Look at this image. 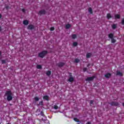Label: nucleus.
I'll return each instance as SVG.
<instances>
[{
  "label": "nucleus",
  "instance_id": "nucleus-28",
  "mask_svg": "<svg viewBox=\"0 0 124 124\" xmlns=\"http://www.w3.org/2000/svg\"><path fill=\"white\" fill-rule=\"evenodd\" d=\"M53 108L55 109V110H57L59 109V107L57 105H54Z\"/></svg>",
  "mask_w": 124,
  "mask_h": 124
},
{
  "label": "nucleus",
  "instance_id": "nucleus-9",
  "mask_svg": "<svg viewBox=\"0 0 124 124\" xmlns=\"http://www.w3.org/2000/svg\"><path fill=\"white\" fill-rule=\"evenodd\" d=\"M92 54L91 52H88L86 54V58L87 59H90V58H91V57H92Z\"/></svg>",
  "mask_w": 124,
  "mask_h": 124
},
{
  "label": "nucleus",
  "instance_id": "nucleus-40",
  "mask_svg": "<svg viewBox=\"0 0 124 124\" xmlns=\"http://www.w3.org/2000/svg\"><path fill=\"white\" fill-rule=\"evenodd\" d=\"M1 17H2V16L0 14V19H1Z\"/></svg>",
  "mask_w": 124,
  "mask_h": 124
},
{
  "label": "nucleus",
  "instance_id": "nucleus-16",
  "mask_svg": "<svg viewBox=\"0 0 124 124\" xmlns=\"http://www.w3.org/2000/svg\"><path fill=\"white\" fill-rule=\"evenodd\" d=\"M121 18V16L119 14H116L115 15V19H120Z\"/></svg>",
  "mask_w": 124,
  "mask_h": 124
},
{
  "label": "nucleus",
  "instance_id": "nucleus-6",
  "mask_svg": "<svg viewBox=\"0 0 124 124\" xmlns=\"http://www.w3.org/2000/svg\"><path fill=\"white\" fill-rule=\"evenodd\" d=\"M34 26L32 24L29 25L27 27V30H30V31H32V30H34Z\"/></svg>",
  "mask_w": 124,
  "mask_h": 124
},
{
  "label": "nucleus",
  "instance_id": "nucleus-23",
  "mask_svg": "<svg viewBox=\"0 0 124 124\" xmlns=\"http://www.w3.org/2000/svg\"><path fill=\"white\" fill-rule=\"evenodd\" d=\"M77 37V35H76V34H74L72 35V38H73V39H75V38H76Z\"/></svg>",
  "mask_w": 124,
  "mask_h": 124
},
{
  "label": "nucleus",
  "instance_id": "nucleus-20",
  "mask_svg": "<svg viewBox=\"0 0 124 124\" xmlns=\"http://www.w3.org/2000/svg\"><path fill=\"white\" fill-rule=\"evenodd\" d=\"M37 69H41L42 68V66L41 65L38 64L37 65Z\"/></svg>",
  "mask_w": 124,
  "mask_h": 124
},
{
  "label": "nucleus",
  "instance_id": "nucleus-15",
  "mask_svg": "<svg viewBox=\"0 0 124 124\" xmlns=\"http://www.w3.org/2000/svg\"><path fill=\"white\" fill-rule=\"evenodd\" d=\"M71 27V25H70V24H67L65 26V29L66 30H68V29H70V28Z\"/></svg>",
  "mask_w": 124,
  "mask_h": 124
},
{
  "label": "nucleus",
  "instance_id": "nucleus-36",
  "mask_svg": "<svg viewBox=\"0 0 124 124\" xmlns=\"http://www.w3.org/2000/svg\"><path fill=\"white\" fill-rule=\"evenodd\" d=\"M22 11L23 12V13H25V12H26V10L25 9H22Z\"/></svg>",
  "mask_w": 124,
  "mask_h": 124
},
{
  "label": "nucleus",
  "instance_id": "nucleus-3",
  "mask_svg": "<svg viewBox=\"0 0 124 124\" xmlns=\"http://www.w3.org/2000/svg\"><path fill=\"white\" fill-rule=\"evenodd\" d=\"M109 104L111 106H119V105H120V104L117 102H111Z\"/></svg>",
  "mask_w": 124,
  "mask_h": 124
},
{
  "label": "nucleus",
  "instance_id": "nucleus-25",
  "mask_svg": "<svg viewBox=\"0 0 124 124\" xmlns=\"http://www.w3.org/2000/svg\"><path fill=\"white\" fill-rule=\"evenodd\" d=\"M73 46H74L75 47H76V46H77L78 45V43L75 42L73 43Z\"/></svg>",
  "mask_w": 124,
  "mask_h": 124
},
{
  "label": "nucleus",
  "instance_id": "nucleus-8",
  "mask_svg": "<svg viewBox=\"0 0 124 124\" xmlns=\"http://www.w3.org/2000/svg\"><path fill=\"white\" fill-rule=\"evenodd\" d=\"M116 76H121V77L124 76V74L123 73L120 72L119 71H117L116 72Z\"/></svg>",
  "mask_w": 124,
  "mask_h": 124
},
{
  "label": "nucleus",
  "instance_id": "nucleus-17",
  "mask_svg": "<svg viewBox=\"0 0 124 124\" xmlns=\"http://www.w3.org/2000/svg\"><path fill=\"white\" fill-rule=\"evenodd\" d=\"M107 18L108 19H111V18H112V16H111V15L110 14H107Z\"/></svg>",
  "mask_w": 124,
  "mask_h": 124
},
{
  "label": "nucleus",
  "instance_id": "nucleus-32",
  "mask_svg": "<svg viewBox=\"0 0 124 124\" xmlns=\"http://www.w3.org/2000/svg\"><path fill=\"white\" fill-rule=\"evenodd\" d=\"M87 69H88L87 68H83V72H86V71H87Z\"/></svg>",
  "mask_w": 124,
  "mask_h": 124
},
{
  "label": "nucleus",
  "instance_id": "nucleus-14",
  "mask_svg": "<svg viewBox=\"0 0 124 124\" xmlns=\"http://www.w3.org/2000/svg\"><path fill=\"white\" fill-rule=\"evenodd\" d=\"M68 81L70 82H73V81H74V78H73V77H70Z\"/></svg>",
  "mask_w": 124,
  "mask_h": 124
},
{
  "label": "nucleus",
  "instance_id": "nucleus-2",
  "mask_svg": "<svg viewBox=\"0 0 124 124\" xmlns=\"http://www.w3.org/2000/svg\"><path fill=\"white\" fill-rule=\"evenodd\" d=\"M48 54V51L47 50H44L38 54V57L43 59L45 56H46Z\"/></svg>",
  "mask_w": 124,
  "mask_h": 124
},
{
  "label": "nucleus",
  "instance_id": "nucleus-12",
  "mask_svg": "<svg viewBox=\"0 0 124 124\" xmlns=\"http://www.w3.org/2000/svg\"><path fill=\"white\" fill-rule=\"evenodd\" d=\"M111 74H110V73H108L107 74H106L105 75V77H106V78H109V77H111Z\"/></svg>",
  "mask_w": 124,
  "mask_h": 124
},
{
  "label": "nucleus",
  "instance_id": "nucleus-18",
  "mask_svg": "<svg viewBox=\"0 0 124 124\" xmlns=\"http://www.w3.org/2000/svg\"><path fill=\"white\" fill-rule=\"evenodd\" d=\"M88 11L90 13V14H93V9L91 7L89 8Z\"/></svg>",
  "mask_w": 124,
  "mask_h": 124
},
{
  "label": "nucleus",
  "instance_id": "nucleus-4",
  "mask_svg": "<svg viewBox=\"0 0 124 124\" xmlns=\"http://www.w3.org/2000/svg\"><path fill=\"white\" fill-rule=\"evenodd\" d=\"M38 15H40V16H41V15H45L46 14V11L43 10H40L38 13Z\"/></svg>",
  "mask_w": 124,
  "mask_h": 124
},
{
  "label": "nucleus",
  "instance_id": "nucleus-38",
  "mask_svg": "<svg viewBox=\"0 0 124 124\" xmlns=\"http://www.w3.org/2000/svg\"><path fill=\"white\" fill-rule=\"evenodd\" d=\"M69 74L70 77H72V73H69Z\"/></svg>",
  "mask_w": 124,
  "mask_h": 124
},
{
  "label": "nucleus",
  "instance_id": "nucleus-21",
  "mask_svg": "<svg viewBox=\"0 0 124 124\" xmlns=\"http://www.w3.org/2000/svg\"><path fill=\"white\" fill-rule=\"evenodd\" d=\"M74 120L75 121V122H77V123H80V120H79V119L77 118H75L74 119Z\"/></svg>",
  "mask_w": 124,
  "mask_h": 124
},
{
  "label": "nucleus",
  "instance_id": "nucleus-5",
  "mask_svg": "<svg viewBox=\"0 0 124 124\" xmlns=\"http://www.w3.org/2000/svg\"><path fill=\"white\" fill-rule=\"evenodd\" d=\"M65 64V63L63 62H60L57 64V66H58V67H62L63 66H64Z\"/></svg>",
  "mask_w": 124,
  "mask_h": 124
},
{
  "label": "nucleus",
  "instance_id": "nucleus-42",
  "mask_svg": "<svg viewBox=\"0 0 124 124\" xmlns=\"http://www.w3.org/2000/svg\"><path fill=\"white\" fill-rule=\"evenodd\" d=\"M0 56H1V51L0 50Z\"/></svg>",
  "mask_w": 124,
  "mask_h": 124
},
{
  "label": "nucleus",
  "instance_id": "nucleus-34",
  "mask_svg": "<svg viewBox=\"0 0 124 124\" xmlns=\"http://www.w3.org/2000/svg\"><path fill=\"white\" fill-rule=\"evenodd\" d=\"M122 25H124V18L122 20Z\"/></svg>",
  "mask_w": 124,
  "mask_h": 124
},
{
  "label": "nucleus",
  "instance_id": "nucleus-13",
  "mask_svg": "<svg viewBox=\"0 0 124 124\" xmlns=\"http://www.w3.org/2000/svg\"><path fill=\"white\" fill-rule=\"evenodd\" d=\"M23 25H25V26H27V25H29V21L27 20H25L23 21Z\"/></svg>",
  "mask_w": 124,
  "mask_h": 124
},
{
  "label": "nucleus",
  "instance_id": "nucleus-19",
  "mask_svg": "<svg viewBox=\"0 0 124 124\" xmlns=\"http://www.w3.org/2000/svg\"><path fill=\"white\" fill-rule=\"evenodd\" d=\"M80 62V60H79L78 58H76L75 59V62H76V63H78V62Z\"/></svg>",
  "mask_w": 124,
  "mask_h": 124
},
{
  "label": "nucleus",
  "instance_id": "nucleus-44",
  "mask_svg": "<svg viewBox=\"0 0 124 124\" xmlns=\"http://www.w3.org/2000/svg\"><path fill=\"white\" fill-rule=\"evenodd\" d=\"M89 65H88V66H89Z\"/></svg>",
  "mask_w": 124,
  "mask_h": 124
},
{
  "label": "nucleus",
  "instance_id": "nucleus-39",
  "mask_svg": "<svg viewBox=\"0 0 124 124\" xmlns=\"http://www.w3.org/2000/svg\"><path fill=\"white\" fill-rule=\"evenodd\" d=\"M2 31V28H1V26H0V31Z\"/></svg>",
  "mask_w": 124,
  "mask_h": 124
},
{
  "label": "nucleus",
  "instance_id": "nucleus-31",
  "mask_svg": "<svg viewBox=\"0 0 124 124\" xmlns=\"http://www.w3.org/2000/svg\"><path fill=\"white\" fill-rule=\"evenodd\" d=\"M40 114H41V116L44 117V112H43V111H41Z\"/></svg>",
  "mask_w": 124,
  "mask_h": 124
},
{
  "label": "nucleus",
  "instance_id": "nucleus-33",
  "mask_svg": "<svg viewBox=\"0 0 124 124\" xmlns=\"http://www.w3.org/2000/svg\"><path fill=\"white\" fill-rule=\"evenodd\" d=\"M5 9H6L7 10L9 9V6H6L5 7Z\"/></svg>",
  "mask_w": 124,
  "mask_h": 124
},
{
  "label": "nucleus",
  "instance_id": "nucleus-7",
  "mask_svg": "<svg viewBox=\"0 0 124 124\" xmlns=\"http://www.w3.org/2000/svg\"><path fill=\"white\" fill-rule=\"evenodd\" d=\"M95 78V76H93L92 77H88L86 79V81H93V79Z\"/></svg>",
  "mask_w": 124,
  "mask_h": 124
},
{
  "label": "nucleus",
  "instance_id": "nucleus-24",
  "mask_svg": "<svg viewBox=\"0 0 124 124\" xmlns=\"http://www.w3.org/2000/svg\"><path fill=\"white\" fill-rule=\"evenodd\" d=\"M112 28L113 30L117 29V25L116 24H113L112 25Z\"/></svg>",
  "mask_w": 124,
  "mask_h": 124
},
{
  "label": "nucleus",
  "instance_id": "nucleus-22",
  "mask_svg": "<svg viewBox=\"0 0 124 124\" xmlns=\"http://www.w3.org/2000/svg\"><path fill=\"white\" fill-rule=\"evenodd\" d=\"M46 74L47 76H50V75H51V71H47L46 73Z\"/></svg>",
  "mask_w": 124,
  "mask_h": 124
},
{
  "label": "nucleus",
  "instance_id": "nucleus-10",
  "mask_svg": "<svg viewBox=\"0 0 124 124\" xmlns=\"http://www.w3.org/2000/svg\"><path fill=\"white\" fill-rule=\"evenodd\" d=\"M44 100H46V101H49V96L45 95L43 97Z\"/></svg>",
  "mask_w": 124,
  "mask_h": 124
},
{
  "label": "nucleus",
  "instance_id": "nucleus-29",
  "mask_svg": "<svg viewBox=\"0 0 124 124\" xmlns=\"http://www.w3.org/2000/svg\"><path fill=\"white\" fill-rule=\"evenodd\" d=\"M50 30L51 31H55V28L54 27H51L50 29Z\"/></svg>",
  "mask_w": 124,
  "mask_h": 124
},
{
  "label": "nucleus",
  "instance_id": "nucleus-26",
  "mask_svg": "<svg viewBox=\"0 0 124 124\" xmlns=\"http://www.w3.org/2000/svg\"><path fill=\"white\" fill-rule=\"evenodd\" d=\"M111 39V43H116V40L115 39H114V38H113Z\"/></svg>",
  "mask_w": 124,
  "mask_h": 124
},
{
  "label": "nucleus",
  "instance_id": "nucleus-27",
  "mask_svg": "<svg viewBox=\"0 0 124 124\" xmlns=\"http://www.w3.org/2000/svg\"><path fill=\"white\" fill-rule=\"evenodd\" d=\"M34 99L35 101H39V98H38V97H35L34 98Z\"/></svg>",
  "mask_w": 124,
  "mask_h": 124
},
{
  "label": "nucleus",
  "instance_id": "nucleus-37",
  "mask_svg": "<svg viewBox=\"0 0 124 124\" xmlns=\"http://www.w3.org/2000/svg\"><path fill=\"white\" fill-rule=\"evenodd\" d=\"M90 103L91 104H93V100H91L90 101Z\"/></svg>",
  "mask_w": 124,
  "mask_h": 124
},
{
  "label": "nucleus",
  "instance_id": "nucleus-1",
  "mask_svg": "<svg viewBox=\"0 0 124 124\" xmlns=\"http://www.w3.org/2000/svg\"><path fill=\"white\" fill-rule=\"evenodd\" d=\"M5 95L7 96L8 101H11L12 100L13 97H12V92H11V91H7Z\"/></svg>",
  "mask_w": 124,
  "mask_h": 124
},
{
  "label": "nucleus",
  "instance_id": "nucleus-43",
  "mask_svg": "<svg viewBox=\"0 0 124 124\" xmlns=\"http://www.w3.org/2000/svg\"><path fill=\"white\" fill-rule=\"evenodd\" d=\"M80 124V123H78V124Z\"/></svg>",
  "mask_w": 124,
  "mask_h": 124
},
{
  "label": "nucleus",
  "instance_id": "nucleus-41",
  "mask_svg": "<svg viewBox=\"0 0 124 124\" xmlns=\"http://www.w3.org/2000/svg\"><path fill=\"white\" fill-rule=\"evenodd\" d=\"M87 124H91V122H88L87 123Z\"/></svg>",
  "mask_w": 124,
  "mask_h": 124
},
{
  "label": "nucleus",
  "instance_id": "nucleus-35",
  "mask_svg": "<svg viewBox=\"0 0 124 124\" xmlns=\"http://www.w3.org/2000/svg\"><path fill=\"white\" fill-rule=\"evenodd\" d=\"M5 62H6L5 60H1V63L2 64L5 63Z\"/></svg>",
  "mask_w": 124,
  "mask_h": 124
},
{
  "label": "nucleus",
  "instance_id": "nucleus-11",
  "mask_svg": "<svg viewBox=\"0 0 124 124\" xmlns=\"http://www.w3.org/2000/svg\"><path fill=\"white\" fill-rule=\"evenodd\" d=\"M108 36L109 38H110V39H112L114 38V34L111 33L108 34Z\"/></svg>",
  "mask_w": 124,
  "mask_h": 124
},
{
  "label": "nucleus",
  "instance_id": "nucleus-30",
  "mask_svg": "<svg viewBox=\"0 0 124 124\" xmlns=\"http://www.w3.org/2000/svg\"><path fill=\"white\" fill-rule=\"evenodd\" d=\"M38 105H43V101H42L39 103V104Z\"/></svg>",
  "mask_w": 124,
  "mask_h": 124
}]
</instances>
